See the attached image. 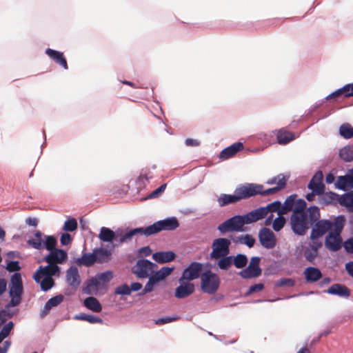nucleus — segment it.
<instances>
[{
	"label": "nucleus",
	"instance_id": "f257e3e1",
	"mask_svg": "<svg viewBox=\"0 0 353 353\" xmlns=\"http://www.w3.org/2000/svg\"><path fill=\"white\" fill-rule=\"evenodd\" d=\"M306 201L299 198L296 194L288 196L283 204L280 214H288L292 212L290 222L292 232L299 236H303L309 229V214L305 211Z\"/></svg>",
	"mask_w": 353,
	"mask_h": 353
},
{
	"label": "nucleus",
	"instance_id": "f03ea898",
	"mask_svg": "<svg viewBox=\"0 0 353 353\" xmlns=\"http://www.w3.org/2000/svg\"><path fill=\"white\" fill-rule=\"evenodd\" d=\"M23 293V281L21 274L19 272H14L10 278L9 296L10 301L6 304V307H13L17 306L21 301Z\"/></svg>",
	"mask_w": 353,
	"mask_h": 353
},
{
	"label": "nucleus",
	"instance_id": "7ed1b4c3",
	"mask_svg": "<svg viewBox=\"0 0 353 353\" xmlns=\"http://www.w3.org/2000/svg\"><path fill=\"white\" fill-rule=\"evenodd\" d=\"M221 285V279L219 276L210 270H205L201 276V290L207 294H214Z\"/></svg>",
	"mask_w": 353,
	"mask_h": 353
},
{
	"label": "nucleus",
	"instance_id": "20e7f679",
	"mask_svg": "<svg viewBox=\"0 0 353 353\" xmlns=\"http://www.w3.org/2000/svg\"><path fill=\"white\" fill-rule=\"evenodd\" d=\"M27 244L38 250L42 249L50 250L57 246V239L53 235H46L39 230L34 233V236L27 241Z\"/></svg>",
	"mask_w": 353,
	"mask_h": 353
},
{
	"label": "nucleus",
	"instance_id": "39448f33",
	"mask_svg": "<svg viewBox=\"0 0 353 353\" xmlns=\"http://www.w3.org/2000/svg\"><path fill=\"white\" fill-rule=\"evenodd\" d=\"M179 225V223L175 216L159 220L153 224L145 227L148 236L157 234L162 230H174Z\"/></svg>",
	"mask_w": 353,
	"mask_h": 353
},
{
	"label": "nucleus",
	"instance_id": "423d86ee",
	"mask_svg": "<svg viewBox=\"0 0 353 353\" xmlns=\"http://www.w3.org/2000/svg\"><path fill=\"white\" fill-rule=\"evenodd\" d=\"M158 268V265L148 259H139L132 268V272L139 279L150 276Z\"/></svg>",
	"mask_w": 353,
	"mask_h": 353
},
{
	"label": "nucleus",
	"instance_id": "0eeeda50",
	"mask_svg": "<svg viewBox=\"0 0 353 353\" xmlns=\"http://www.w3.org/2000/svg\"><path fill=\"white\" fill-rule=\"evenodd\" d=\"M217 230L223 234L230 232L245 231L241 219V215H234L228 219L218 225Z\"/></svg>",
	"mask_w": 353,
	"mask_h": 353
},
{
	"label": "nucleus",
	"instance_id": "6e6552de",
	"mask_svg": "<svg viewBox=\"0 0 353 353\" xmlns=\"http://www.w3.org/2000/svg\"><path fill=\"white\" fill-rule=\"evenodd\" d=\"M231 240L227 238H218L213 241L212 252L210 254L211 259H216L221 256L230 254Z\"/></svg>",
	"mask_w": 353,
	"mask_h": 353
},
{
	"label": "nucleus",
	"instance_id": "1a4fd4ad",
	"mask_svg": "<svg viewBox=\"0 0 353 353\" xmlns=\"http://www.w3.org/2000/svg\"><path fill=\"white\" fill-rule=\"evenodd\" d=\"M263 186L256 183H245L240 185L234 190V193H237L240 201L247 199L255 195L259 194Z\"/></svg>",
	"mask_w": 353,
	"mask_h": 353
},
{
	"label": "nucleus",
	"instance_id": "9d476101",
	"mask_svg": "<svg viewBox=\"0 0 353 353\" xmlns=\"http://www.w3.org/2000/svg\"><path fill=\"white\" fill-rule=\"evenodd\" d=\"M138 234L148 236V234L146 233L145 228H136L129 230H124L121 228H118L117 230V241L116 242H118L119 245L128 243L132 241L133 236Z\"/></svg>",
	"mask_w": 353,
	"mask_h": 353
},
{
	"label": "nucleus",
	"instance_id": "9b49d317",
	"mask_svg": "<svg viewBox=\"0 0 353 353\" xmlns=\"http://www.w3.org/2000/svg\"><path fill=\"white\" fill-rule=\"evenodd\" d=\"M260 261L261 257L252 256L250 259L248 266L239 272V276L245 279L255 278L260 276L262 272V270L259 266Z\"/></svg>",
	"mask_w": 353,
	"mask_h": 353
},
{
	"label": "nucleus",
	"instance_id": "f8f14e48",
	"mask_svg": "<svg viewBox=\"0 0 353 353\" xmlns=\"http://www.w3.org/2000/svg\"><path fill=\"white\" fill-rule=\"evenodd\" d=\"M258 238L261 246L267 250L273 249L277 243L275 234L268 228L260 229Z\"/></svg>",
	"mask_w": 353,
	"mask_h": 353
},
{
	"label": "nucleus",
	"instance_id": "ddd939ff",
	"mask_svg": "<svg viewBox=\"0 0 353 353\" xmlns=\"http://www.w3.org/2000/svg\"><path fill=\"white\" fill-rule=\"evenodd\" d=\"M203 270V264L199 262H192L182 272L181 276V281H193L201 278Z\"/></svg>",
	"mask_w": 353,
	"mask_h": 353
},
{
	"label": "nucleus",
	"instance_id": "4468645a",
	"mask_svg": "<svg viewBox=\"0 0 353 353\" xmlns=\"http://www.w3.org/2000/svg\"><path fill=\"white\" fill-rule=\"evenodd\" d=\"M61 268L57 263H50L46 266H39L33 275V279L36 283H39V276H59Z\"/></svg>",
	"mask_w": 353,
	"mask_h": 353
},
{
	"label": "nucleus",
	"instance_id": "2eb2a0df",
	"mask_svg": "<svg viewBox=\"0 0 353 353\" xmlns=\"http://www.w3.org/2000/svg\"><path fill=\"white\" fill-rule=\"evenodd\" d=\"M179 286L176 288L174 296L177 299H184L191 295L194 292V285L190 281H181L179 279Z\"/></svg>",
	"mask_w": 353,
	"mask_h": 353
},
{
	"label": "nucleus",
	"instance_id": "dca6fc26",
	"mask_svg": "<svg viewBox=\"0 0 353 353\" xmlns=\"http://www.w3.org/2000/svg\"><path fill=\"white\" fill-rule=\"evenodd\" d=\"M332 229V222L329 220L322 219L316 222L310 232V239H318Z\"/></svg>",
	"mask_w": 353,
	"mask_h": 353
},
{
	"label": "nucleus",
	"instance_id": "f3484780",
	"mask_svg": "<svg viewBox=\"0 0 353 353\" xmlns=\"http://www.w3.org/2000/svg\"><path fill=\"white\" fill-rule=\"evenodd\" d=\"M112 278L113 273L110 270L97 274L90 279L88 286L93 287L96 290H100L101 283H108L112 279Z\"/></svg>",
	"mask_w": 353,
	"mask_h": 353
},
{
	"label": "nucleus",
	"instance_id": "a211bd4d",
	"mask_svg": "<svg viewBox=\"0 0 353 353\" xmlns=\"http://www.w3.org/2000/svg\"><path fill=\"white\" fill-rule=\"evenodd\" d=\"M325 245L327 249L332 252L340 250L342 245L341 234L330 232L325 237Z\"/></svg>",
	"mask_w": 353,
	"mask_h": 353
},
{
	"label": "nucleus",
	"instance_id": "6ab92c4d",
	"mask_svg": "<svg viewBox=\"0 0 353 353\" xmlns=\"http://www.w3.org/2000/svg\"><path fill=\"white\" fill-rule=\"evenodd\" d=\"M66 281L73 289L76 290L80 285L81 279L76 266H70L66 271Z\"/></svg>",
	"mask_w": 353,
	"mask_h": 353
},
{
	"label": "nucleus",
	"instance_id": "aec40b11",
	"mask_svg": "<svg viewBox=\"0 0 353 353\" xmlns=\"http://www.w3.org/2000/svg\"><path fill=\"white\" fill-rule=\"evenodd\" d=\"M276 137V142L279 145H286L296 139V136L294 133L286 130L285 128H281L280 130H276L272 131Z\"/></svg>",
	"mask_w": 353,
	"mask_h": 353
},
{
	"label": "nucleus",
	"instance_id": "412c9836",
	"mask_svg": "<svg viewBox=\"0 0 353 353\" xmlns=\"http://www.w3.org/2000/svg\"><path fill=\"white\" fill-rule=\"evenodd\" d=\"M263 210L260 207L245 214L241 215L243 225L250 224L265 218L263 214Z\"/></svg>",
	"mask_w": 353,
	"mask_h": 353
},
{
	"label": "nucleus",
	"instance_id": "4be33fe9",
	"mask_svg": "<svg viewBox=\"0 0 353 353\" xmlns=\"http://www.w3.org/2000/svg\"><path fill=\"white\" fill-rule=\"evenodd\" d=\"M243 149V144L241 142H236L232 145L224 148L219 154V158L222 160H226L234 155L238 152Z\"/></svg>",
	"mask_w": 353,
	"mask_h": 353
},
{
	"label": "nucleus",
	"instance_id": "5701e85b",
	"mask_svg": "<svg viewBox=\"0 0 353 353\" xmlns=\"http://www.w3.org/2000/svg\"><path fill=\"white\" fill-rule=\"evenodd\" d=\"M64 299L63 294L56 295L46 303L43 310L41 311L40 317L44 318L51 310L52 308L58 306Z\"/></svg>",
	"mask_w": 353,
	"mask_h": 353
},
{
	"label": "nucleus",
	"instance_id": "b1692460",
	"mask_svg": "<svg viewBox=\"0 0 353 353\" xmlns=\"http://www.w3.org/2000/svg\"><path fill=\"white\" fill-rule=\"evenodd\" d=\"M175 258L176 254L172 251H160L152 254V259L160 264L171 262Z\"/></svg>",
	"mask_w": 353,
	"mask_h": 353
},
{
	"label": "nucleus",
	"instance_id": "393cba45",
	"mask_svg": "<svg viewBox=\"0 0 353 353\" xmlns=\"http://www.w3.org/2000/svg\"><path fill=\"white\" fill-rule=\"evenodd\" d=\"M95 263H103L108 262L112 256L111 250L103 248H95L93 250Z\"/></svg>",
	"mask_w": 353,
	"mask_h": 353
},
{
	"label": "nucleus",
	"instance_id": "a878e982",
	"mask_svg": "<svg viewBox=\"0 0 353 353\" xmlns=\"http://www.w3.org/2000/svg\"><path fill=\"white\" fill-rule=\"evenodd\" d=\"M46 54L57 63L61 65L65 70H68L67 61L63 53L51 48L46 50Z\"/></svg>",
	"mask_w": 353,
	"mask_h": 353
},
{
	"label": "nucleus",
	"instance_id": "bb28decb",
	"mask_svg": "<svg viewBox=\"0 0 353 353\" xmlns=\"http://www.w3.org/2000/svg\"><path fill=\"white\" fill-rule=\"evenodd\" d=\"M326 292L330 294L344 298H348L350 295V291L349 288L339 283L331 285Z\"/></svg>",
	"mask_w": 353,
	"mask_h": 353
},
{
	"label": "nucleus",
	"instance_id": "cd10ccee",
	"mask_svg": "<svg viewBox=\"0 0 353 353\" xmlns=\"http://www.w3.org/2000/svg\"><path fill=\"white\" fill-rule=\"evenodd\" d=\"M98 237L103 242L112 243L114 241H117V230L113 231L109 228L101 227Z\"/></svg>",
	"mask_w": 353,
	"mask_h": 353
},
{
	"label": "nucleus",
	"instance_id": "c85d7f7f",
	"mask_svg": "<svg viewBox=\"0 0 353 353\" xmlns=\"http://www.w3.org/2000/svg\"><path fill=\"white\" fill-rule=\"evenodd\" d=\"M294 256L298 260H302L303 258H305L306 261H309V242H301L296 247Z\"/></svg>",
	"mask_w": 353,
	"mask_h": 353
},
{
	"label": "nucleus",
	"instance_id": "c756f323",
	"mask_svg": "<svg viewBox=\"0 0 353 353\" xmlns=\"http://www.w3.org/2000/svg\"><path fill=\"white\" fill-rule=\"evenodd\" d=\"M240 201L237 193L233 194H221L217 199L218 204L220 207H225L230 204H233Z\"/></svg>",
	"mask_w": 353,
	"mask_h": 353
},
{
	"label": "nucleus",
	"instance_id": "7c9ffc66",
	"mask_svg": "<svg viewBox=\"0 0 353 353\" xmlns=\"http://www.w3.org/2000/svg\"><path fill=\"white\" fill-rule=\"evenodd\" d=\"M341 190L346 191L353 188V178L349 175L339 176L335 184Z\"/></svg>",
	"mask_w": 353,
	"mask_h": 353
},
{
	"label": "nucleus",
	"instance_id": "2f4dec72",
	"mask_svg": "<svg viewBox=\"0 0 353 353\" xmlns=\"http://www.w3.org/2000/svg\"><path fill=\"white\" fill-rule=\"evenodd\" d=\"M79 266L91 267L95 263L93 252L92 253H83L81 257L74 261Z\"/></svg>",
	"mask_w": 353,
	"mask_h": 353
},
{
	"label": "nucleus",
	"instance_id": "473e14b6",
	"mask_svg": "<svg viewBox=\"0 0 353 353\" xmlns=\"http://www.w3.org/2000/svg\"><path fill=\"white\" fill-rule=\"evenodd\" d=\"M173 270V267H163L158 271L154 270V272L152 273L150 276H151L158 283L168 276Z\"/></svg>",
	"mask_w": 353,
	"mask_h": 353
},
{
	"label": "nucleus",
	"instance_id": "72a5a7b5",
	"mask_svg": "<svg viewBox=\"0 0 353 353\" xmlns=\"http://www.w3.org/2000/svg\"><path fill=\"white\" fill-rule=\"evenodd\" d=\"M216 260L218 261L214 263V266H216L221 270H228L233 265L232 255L225 254Z\"/></svg>",
	"mask_w": 353,
	"mask_h": 353
},
{
	"label": "nucleus",
	"instance_id": "f704fd0d",
	"mask_svg": "<svg viewBox=\"0 0 353 353\" xmlns=\"http://www.w3.org/2000/svg\"><path fill=\"white\" fill-rule=\"evenodd\" d=\"M83 305L87 309L94 312H100L102 310L101 303L97 298L93 296L85 298L83 301Z\"/></svg>",
	"mask_w": 353,
	"mask_h": 353
},
{
	"label": "nucleus",
	"instance_id": "c9c22d12",
	"mask_svg": "<svg viewBox=\"0 0 353 353\" xmlns=\"http://www.w3.org/2000/svg\"><path fill=\"white\" fill-rule=\"evenodd\" d=\"M319 202L323 205H329L336 203L337 202L339 203L340 196L339 194L330 192L327 193H323V194L319 195Z\"/></svg>",
	"mask_w": 353,
	"mask_h": 353
},
{
	"label": "nucleus",
	"instance_id": "e433bc0d",
	"mask_svg": "<svg viewBox=\"0 0 353 353\" xmlns=\"http://www.w3.org/2000/svg\"><path fill=\"white\" fill-rule=\"evenodd\" d=\"M263 210V214L264 217L268 214L269 212H277L278 215H285V214H280L282 211L283 205L280 201H275L272 203H269L268 205L264 207H261Z\"/></svg>",
	"mask_w": 353,
	"mask_h": 353
},
{
	"label": "nucleus",
	"instance_id": "4c0bfd02",
	"mask_svg": "<svg viewBox=\"0 0 353 353\" xmlns=\"http://www.w3.org/2000/svg\"><path fill=\"white\" fill-rule=\"evenodd\" d=\"M234 243H240L247 245L249 248L254 247L256 239L251 235L246 234L232 239Z\"/></svg>",
	"mask_w": 353,
	"mask_h": 353
},
{
	"label": "nucleus",
	"instance_id": "58836bf2",
	"mask_svg": "<svg viewBox=\"0 0 353 353\" xmlns=\"http://www.w3.org/2000/svg\"><path fill=\"white\" fill-rule=\"evenodd\" d=\"M339 203L345 207L348 211L353 212V190L340 196Z\"/></svg>",
	"mask_w": 353,
	"mask_h": 353
},
{
	"label": "nucleus",
	"instance_id": "ea45409f",
	"mask_svg": "<svg viewBox=\"0 0 353 353\" xmlns=\"http://www.w3.org/2000/svg\"><path fill=\"white\" fill-rule=\"evenodd\" d=\"M73 319L75 320L86 321L92 324H102L103 323V320L101 318L91 314H86L85 313H80L79 314H76L75 316H74Z\"/></svg>",
	"mask_w": 353,
	"mask_h": 353
},
{
	"label": "nucleus",
	"instance_id": "a19ab883",
	"mask_svg": "<svg viewBox=\"0 0 353 353\" xmlns=\"http://www.w3.org/2000/svg\"><path fill=\"white\" fill-rule=\"evenodd\" d=\"M52 254L53 259L56 260L59 264H63L68 259L67 252L62 249L56 248V246L52 248Z\"/></svg>",
	"mask_w": 353,
	"mask_h": 353
},
{
	"label": "nucleus",
	"instance_id": "79ce46f5",
	"mask_svg": "<svg viewBox=\"0 0 353 353\" xmlns=\"http://www.w3.org/2000/svg\"><path fill=\"white\" fill-rule=\"evenodd\" d=\"M340 157L346 162L353 161V145H347L339 150Z\"/></svg>",
	"mask_w": 353,
	"mask_h": 353
},
{
	"label": "nucleus",
	"instance_id": "37998d69",
	"mask_svg": "<svg viewBox=\"0 0 353 353\" xmlns=\"http://www.w3.org/2000/svg\"><path fill=\"white\" fill-rule=\"evenodd\" d=\"M42 291L47 292L54 285L53 278L39 276V283Z\"/></svg>",
	"mask_w": 353,
	"mask_h": 353
},
{
	"label": "nucleus",
	"instance_id": "c03bdc74",
	"mask_svg": "<svg viewBox=\"0 0 353 353\" xmlns=\"http://www.w3.org/2000/svg\"><path fill=\"white\" fill-rule=\"evenodd\" d=\"M248 261V257L244 254H237L236 256H232L233 265L237 269L244 268L246 266Z\"/></svg>",
	"mask_w": 353,
	"mask_h": 353
},
{
	"label": "nucleus",
	"instance_id": "a18cd8bd",
	"mask_svg": "<svg viewBox=\"0 0 353 353\" xmlns=\"http://www.w3.org/2000/svg\"><path fill=\"white\" fill-rule=\"evenodd\" d=\"M345 219L344 216L339 215L336 217L333 222H332V232L341 234L344 227Z\"/></svg>",
	"mask_w": 353,
	"mask_h": 353
},
{
	"label": "nucleus",
	"instance_id": "49530a36",
	"mask_svg": "<svg viewBox=\"0 0 353 353\" xmlns=\"http://www.w3.org/2000/svg\"><path fill=\"white\" fill-rule=\"evenodd\" d=\"M310 190H312L310 193V201H312L314 194H323L325 191V185L323 182L314 183L310 181Z\"/></svg>",
	"mask_w": 353,
	"mask_h": 353
},
{
	"label": "nucleus",
	"instance_id": "de8ad7c7",
	"mask_svg": "<svg viewBox=\"0 0 353 353\" xmlns=\"http://www.w3.org/2000/svg\"><path fill=\"white\" fill-rule=\"evenodd\" d=\"M340 135L345 139H349L353 137V127L348 123H343L339 127Z\"/></svg>",
	"mask_w": 353,
	"mask_h": 353
},
{
	"label": "nucleus",
	"instance_id": "09e8293b",
	"mask_svg": "<svg viewBox=\"0 0 353 353\" xmlns=\"http://www.w3.org/2000/svg\"><path fill=\"white\" fill-rule=\"evenodd\" d=\"M284 188H285V182L283 180H279V185L268 188L265 190H263V189L262 190L260 191L261 193H259V194L261 196L273 194L283 190Z\"/></svg>",
	"mask_w": 353,
	"mask_h": 353
},
{
	"label": "nucleus",
	"instance_id": "8fccbe9b",
	"mask_svg": "<svg viewBox=\"0 0 353 353\" xmlns=\"http://www.w3.org/2000/svg\"><path fill=\"white\" fill-rule=\"evenodd\" d=\"M285 219L283 215H278V216L273 221L272 228L275 232H279L285 224Z\"/></svg>",
	"mask_w": 353,
	"mask_h": 353
},
{
	"label": "nucleus",
	"instance_id": "3c124183",
	"mask_svg": "<svg viewBox=\"0 0 353 353\" xmlns=\"http://www.w3.org/2000/svg\"><path fill=\"white\" fill-rule=\"evenodd\" d=\"M78 223L74 218H70L64 223L63 230L67 232H74L77 229Z\"/></svg>",
	"mask_w": 353,
	"mask_h": 353
},
{
	"label": "nucleus",
	"instance_id": "603ef678",
	"mask_svg": "<svg viewBox=\"0 0 353 353\" xmlns=\"http://www.w3.org/2000/svg\"><path fill=\"white\" fill-rule=\"evenodd\" d=\"M295 283L294 281L290 278H281L274 283V287L279 288V287H288L291 288L294 285Z\"/></svg>",
	"mask_w": 353,
	"mask_h": 353
},
{
	"label": "nucleus",
	"instance_id": "864d4df0",
	"mask_svg": "<svg viewBox=\"0 0 353 353\" xmlns=\"http://www.w3.org/2000/svg\"><path fill=\"white\" fill-rule=\"evenodd\" d=\"M319 209L316 206H310V226L313 225L314 222L319 221Z\"/></svg>",
	"mask_w": 353,
	"mask_h": 353
},
{
	"label": "nucleus",
	"instance_id": "5fc2aeb1",
	"mask_svg": "<svg viewBox=\"0 0 353 353\" xmlns=\"http://www.w3.org/2000/svg\"><path fill=\"white\" fill-rule=\"evenodd\" d=\"M114 293L115 294L119 295H130L131 294V290L128 284L123 283L115 288Z\"/></svg>",
	"mask_w": 353,
	"mask_h": 353
},
{
	"label": "nucleus",
	"instance_id": "6e6d98bb",
	"mask_svg": "<svg viewBox=\"0 0 353 353\" xmlns=\"http://www.w3.org/2000/svg\"><path fill=\"white\" fill-rule=\"evenodd\" d=\"M148 277V281L141 292L139 294L140 295H144L151 292L153 290L154 286L157 284V283L151 276Z\"/></svg>",
	"mask_w": 353,
	"mask_h": 353
},
{
	"label": "nucleus",
	"instance_id": "4d7b16f0",
	"mask_svg": "<svg viewBox=\"0 0 353 353\" xmlns=\"http://www.w3.org/2000/svg\"><path fill=\"white\" fill-rule=\"evenodd\" d=\"M179 319V316H165L159 318L157 320H155V324L161 325H164L166 323H169L173 321H175L176 320Z\"/></svg>",
	"mask_w": 353,
	"mask_h": 353
},
{
	"label": "nucleus",
	"instance_id": "13d9d810",
	"mask_svg": "<svg viewBox=\"0 0 353 353\" xmlns=\"http://www.w3.org/2000/svg\"><path fill=\"white\" fill-rule=\"evenodd\" d=\"M6 269L9 272H17L21 269V266L18 261H10L7 263Z\"/></svg>",
	"mask_w": 353,
	"mask_h": 353
},
{
	"label": "nucleus",
	"instance_id": "bf43d9fd",
	"mask_svg": "<svg viewBox=\"0 0 353 353\" xmlns=\"http://www.w3.org/2000/svg\"><path fill=\"white\" fill-rule=\"evenodd\" d=\"M288 178L289 176L285 177V176L283 174H279L277 176L268 179L266 183L268 185H273L276 183L277 185H279V180H283L286 183Z\"/></svg>",
	"mask_w": 353,
	"mask_h": 353
},
{
	"label": "nucleus",
	"instance_id": "052dcab7",
	"mask_svg": "<svg viewBox=\"0 0 353 353\" xmlns=\"http://www.w3.org/2000/svg\"><path fill=\"white\" fill-rule=\"evenodd\" d=\"M14 323L12 321H9L8 323H6L0 331V334H1L5 339L7 338L11 330L13 329Z\"/></svg>",
	"mask_w": 353,
	"mask_h": 353
},
{
	"label": "nucleus",
	"instance_id": "680f3d73",
	"mask_svg": "<svg viewBox=\"0 0 353 353\" xmlns=\"http://www.w3.org/2000/svg\"><path fill=\"white\" fill-rule=\"evenodd\" d=\"M321 276L322 274L318 268L310 267V282L318 281Z\"/></svg>",
	"mask_w": 353,
	"mask_h": 353
},
{
	"label": "nucleus",
	"instance_id": "e2e57ef3",
	"mask_svg": "<svg viewBox=\"0 0 353 353\" xmlns=\"http://www.w3.org/2000/svg\"><path fill=\"white\" fill-rule=\"evenodd\" d=\"M151 176H148L147 175L140 174L138 179L136 181V184L138 188H142L145 185V183L149 181V179Z\"/></svg>",
	"mask_w": 353,
	"mask_h": 353
},
{
	"label": "nucleus",
	"instance_id": "0e129e2a",
	"mask_svg": "<svg viewBox=\"0 0 353 353\" xmlns=\"http://www.w3.org/2000/svg\"><path fill=\"white\" fill-rule=\"evenodd\" d=\"M165 188H166V184L165 183L162 184L159 188H157L155 190L152 192L148 198V199H154V198L157 197L159 194H162L165 191Z\"/></svg>",
	"mask_w": 353,
	"mask_h": 353
},
{
	"label": "nucleus",
	"instance_id": "69168bd1",
	"mask_svg": "<svg viewBox=\"0 0 353 353\" xmlns=\"http://www.w3.org/2000/svg\"><path fill=\"white\" fill-rule=\"evenodd\" d=\"M345 88L343 87L341 88H339V89L334 91L333 92H332L329 95H327L325 97V99L326 100H330V99H334L335 97H339V96H341L342 94H343L345 96Z\"/></svg>",
	"mask_w": 353,
	"mask_h": 353
},
{
	"label": "nucleus",
	"instance_id": "338daca9",
	"mask_svg": "<svg viewBox=\"0 0 353 353\" xmlns=\"http://www.w3.org/2000/svg\"><path fill=\"white\" fill-rule=\"evenodd\" d=\"M72 240V236L68 233H63L61 235L60 241L62 245H68Z\"/></svg>",
	"mask_w": 353,
	"mask_h": 353
},
{
	"label": "nucleus",
	"instance_id": "774afa93",
	"mask_svg": "<svg viewBox=\"0 0 353 353\" xmlns=\"http://www.w3.org/2000/svg\"><path fill=\"white\" fill-rule=\"evenodd\" d=\"M343 247L347 252L353 254V237L346 240L343 243Z\"/></svg>",
	"mask_w": 353,
	"mask_h": 353
}]
</instances>
